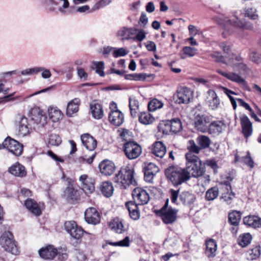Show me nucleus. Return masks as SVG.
Masks as SVG:
<instances>
[{"instance_id": "28", "label": "nucleus", "mask_w": 261, "mask_h": 261, "mask_svg": "<svg viewBox=\"0 0 261 261\" xmlns=\"http://www.w3.org/2000/svg\"><path fill=\"white\" fill-rule=\"evenodd\" d=\"M90 110L93 117L95 119H100L103 116L102 107L97 101L93 100L90 105Z\"/></svg>"}, {"instance_id": "13", "label": "nucleus", "mask_w": 261, "mask_h": 261, "mask_svg": "<svg viewBox=\"0 0 261 261\" xmlns=\"http://www.w3.org/2000/svg\"><path fill=\"white\" fill-rule=\"evenodd\" d=\"M114 106V108L116 110H112L109 113V119L110 122L116 126H120L122 124L124 120V116L122 112L117 109L116 104L112 102L110 105L111 107Z\"/></svg>"}, {"instance_id": "19", "label": "nucleus", "mask_w": 261, "mask_h": 261, "mask_svg": "<svg viewBox=\"0 0 261 261\" xmlns=\"http://www.w3.org/2000/svg\"><path fill=\"white\" fill-rule=\"evenodd\" d=\"M166 147L161 141H156L151 147V152L158 160L162 159L166 153Z\"/></svg>"}, {"instance_id": "12", "label": "nucleus", "mask_w": 261, "mask_h": 261, "mask_svg": "<svg viewBox=\"0 0 261 261\" xmlns=\"http://www.w3.org/2000/svg\"><path fill=\"white\" fill-rule=\"evenodd\" d=\"M132 196L134 199L133 202H135L138 205L146 204L150 199L149 194L141 188H135L133 191Z\"/></svg>"}, {"instance_id": "35", "label": "nucleus", "mask_w": 261, "mask_h": 261, "mask_svg": "<svg viewBox=\"0 0 261 261\" xmlns=\"http://www.w3.org/2000/svg\"><path fill=\"white\" fill-rule=\"evenodd\" d=\"M110 227L118 233H122L125 229L122 220L119 218H115L109 223Z\"/></svg>"}, {"instance_id": "51", "label": "nucleus", "mask_w": 261, "mask_h": 261, "mask_svg": "<svg viewBox=\"0 0 261 261\" xmlns=\"http://www.w3.org/2000/svg\"><path fill=\"white\" fill-rule=\"evenodd\" d=\"M182 54L180 57L181 59H185L187 57H193L195 54V50L193 47L185 46L182 49Z\"/></svg>"}, {"instance_id": "10", "label": "nucleus", "mask_w": 261, "mask_h": 261, "mask_svg": "<svg viewBox=\"0 0 261 261\" xmlns=\"http://www.w3.org/2000/svg\"><path fill=\"white\" fill-rule=\"evenodd\" d=\"M65 230L70 236L76 240L82 238L84 233H87L81 227L78 226L74 221H67L64 224Z\"/></svg>"}, {"instance_id": "37", "label": "nucleus", "mask_w": 261, "mask_h": 261, "mask_svg": "<svg viewBox=\"0 0 261 261\" xmlns=\"http://www.w3.org/2000/svg\"><path fill=\"white\" fill-rule=\"evenodd\" d=\"M138 116L139 121L145 125L151 124L154 121V118L148 111L140 112Z\"/></svg>"}, {"instance_id": "61", "label": "nucleus", "mask_w": 261, "mask_h": 261, "mask_svg": "<svg viewBox=\"0 0 261 261\" xmlns=\"http://www.w3.org/2000/svg\"><path fill=\"white\" fill-rule=\"evenodd\" d=\"M127 54V52L123 48H116L112 53L114 58H118L119 57H123Z\"/></svg>"}, {"instance_id": "39", "label": "nucleus", "mask_w": 261, "mask_h": 261, "mask_svg": "<svg viewBox=\"0 0 261 261\" xmlns=\"http://www.w3.org/2000/svg\"><path fill=\"white\" fill-rule=\"evenodd\" d=\"M48 116L53 122H56L62 118L63 114L57 107H50L48 109Z\"/></svg>"}, {"instance_id": "52", "label": "nucleus", "mask_w": 261, "mask_h": 261, "mask_svg": "<svg viewBox=\"0 0 261 261\" xmlns=\"http://www.w3.org/2000/svg\"><path fill=\"white\" fill-rule=\"evenodd\" d=\"M211 57L214 59L215 62H222L227 65H228L229 60H227L224 56L221 55L219 52H214L211 55Z\"/></svg>"}, {"instance_id": "45", "label": "nucleus", "mask_w": 261, "mask_h": 261, "mask_svg": "<svg viewBox=\"0 0 261 261\" xmlns=\"http://www.w3.org/2000/svg\"><path fill=\"white\" fill-rule=\"evenodd\" d=\"M241 218V214L240 212L234 211L228 215V221L229 223L234 226H238Z\"/></svg>"}, {"instance_id": "2", "label": "nucleus", "mask_w": 261, "mask_h": 261, "mask_svg": "<svg viewBox=\"0 0 261 261\" xmlns=\"http://www.w3.org/2000/svg\"><path fill=\"white\" fill-rule=\"evenodd\" d=\"M134 173L133 169L129 167L122 168L113 178V181L116 184V186L121 189H126L130 185L136 184Z\"/></svg>"}, {"instance_id": "17", "label": "nucleus", "mask_w": 261, "mask_h": 261, "mask_svg": "<svg viewBox=\"0 0 261 261\" xmlns=\"http://www.w3.org/2000/svg\"><path fill=\"white\" fill-rule=\"evenodd\" d=\"M40 256L45 260L53 259L58 254V249L52 245L42 247L39 250Z\"/></svg>"}, {"instance_id": "60", "label": "nucleus", "mask_w": 261, "mask_h": 261, "mask_svg": "<svg viewBox=\"0 0 261 261\" xmlns=\"http://www.w3.org/2000/svg\"><path fill=\"white\" fill-rule=\"evenodd\" d=\"M42 70L41 68L36 67L22 70L21 73L22 75L33 74L40 72V70Z\"/></svg>"}, {"instance_id": "23", "label": "nucleus", "mask_w": 261, "mask_h": 261, "mask_svg": "<svg viewBox=\"0 0 261 261\" xmlns=\"http://www.w3.org/2000/svg\"><path fill=\"white\" fill-rule=\"evenodd\" d=\"M206 102L210 108L215 110L217 109L220 105V99L217 94L213 90H209L207 92Z\"/></svg>"}, {"instance_id": "63", "label": "nucleus", "mask_w": 261, "mask_h": 261, "mask_svg": "<svg viewBox=\"0 0 261 261\" xmlns=\"http://www.w3.org/2000/svg\"><path fill=\"white\" fill-rule=\"evenodd\" d=\"M144 169L148 171L149 172H152V173L155 174H156L159 171L158 167L152 163L148 164Z\"/></svg>"}, {"instance_id": "31", "label": "nucleus", "mask_w": 261, "mask_h": 261, "mask_svg": "<svg viewBox=\"0 0 261 261\" xmlns=\"http://www.w3.org/2000/svg\"><path fill=\"white\" fill-rule=\"evenodd\" d=\"M221 185L225 186V189L227 191L226 193L222 194V199L227 204H229L231 203L232 200L234 197L235 194L231 191V187L228 181H224Z\"/></svg>"}, {"instance_id": "27", "label": "nucleus", "mask_w": 261, "mask_h": 261, "mask_svg": "<svg viewBox=\"0 0 261 261\" xmlns=\"http://www.w3.org/2000/svg\"><path fill=\"white\" fill-rule=\"evenodd\" d=\"M244 224L253 228H261V218L255 215H249L243 218Z\"/></svg>"}, {"instance_id": "18", "label": "nucleus", "mask_w": 261, "mask_h": 261, "mask_svg": "<svg viewBox=\"0 0 261 261\" xmlns=\"http://www.w3.org/2000/svg\"><path fill=\"white\" fill-rule=\"evenodd\" d=\"M80 180L82 182V189L86 194H91L95 191L94 179L84 174L80 176Z\"/></svg>"}, {"instance_id": "8", "label": "nucleus", "mask_w": 261, "mask_h": 261, "mask_svg": "<svg viewBox=\"0 0 261 261\" xmlns=\"http://www.w3.org/2000/svg\"><path fill=\"white\" fill-rule=\"evenodd\" d=\"M194 92L186 87L178 88L174 96L175 102L178 104H188L193 99Z\"/></svg>"}, {"instance_id": "29", "label": "nucleus", "mask_w": 261, "mask_h": 261, "mask_svg": "<svg viewBox=\"0 0 261 261\" xmlns=\"http://www.w3.org/2000/svg\"><path fill=\"white\" fill-rule=\"evenodd\" d=\"M26 208L36 216L41 214V210L38 204L32 199H27L24 202Z\"/></svg>"}, {"instance_id": "64", "label": "nucleus", "mask_w": 261, "mask_h": 261, "mask_svg": "<svg viewBox=\"0 0 261 261\" xmlns=\"http://www.w3.org/2000/svg\"><path fill=\"white\" fill-rule=\"evenodd\" d=\"M156 174L144 169V179L148 182H152L154 176Z\"/></svg>"}, {"instance_id": "43", "label": "nucleus", "mask_w": 261, "mask_h": 261, "mask_svg": "<svg viewBox=\"0 0 261 261\" xmlns=\"http://www.w3.org/2000/svg\"><path fill=\"white\" fill-rule=\"evenodd\" d=\"M211 141L210 138L207 136L201 135L198 137V143L200 145V148L197 146V154L199 152L200 149H205L208 148Z\"/></svg>"}, {"instance_id": "42", "label": "nucleus", "mask_w": 261, "mask_h": 261, "mask_svg": "<svg viewBox=\"0 0 261 261\" xmlns=\"http://www.w3.org/2000/svg\"><path fill=\"white\" fill-rule=\"evenodd\" d=\"M170 129L172 133L176 134L182 129V126L180 120L179 118H175L169 120Z\"/></svg>"}, {"instance_id": "46", "label": "nucleus", "mask_w": 261, "mask_h": 261, "mask_svg": "<svg viewBox=\"0 0 261 261\" xmlns=\"http://www.w3.org/2000/svg\"><path fill=\"white\" fill-rule=\"evenodd\" d=\"M170 127L169 120L162 121L158 125V131L164 135H169L172 133Z\"/></svg>"}, {"instance_id": "15", "label": "nucleus", "mask_w": 261, "mask_h": 261, "mask_svg": "<svg viewBox=\"0 0 261 261\" xmlns=\"http://www.w3.org/2000/svg\"><path fill=\"white\" fill-rule=\"evenodd\" d=\"M210 121V117L207 115L204 114L197 115V130L202 133L207 132Z\"/></svg>"}, {"instance_id": "49", "label": "nucleus", "mask_w": 261, "mask_h": 261, "mask_svg": "<svg viewBox=\"0 0 261 261\" xmlns=\"http://www.w3.org/2000/svg\"><path fill=\"white\" fill-rule=\"evenodd\" d=\"M163 106V103L162 101L156 98L152 99L148 104V109L149 111H155L157 109H161Z\"/></svg>"}, {"instance_id": "34", "label": "nucleus", "mask_w": 261, "mask_h": 261, "mask_svg": "<svg viewBox=\"0 0 261 261\" xmlns=\"http://www.w3.org/2000/svg\"><path fill=\"white\" fill-rule=\"evenodd\" d=\"M205 253L208 257H214L216 255L217 246L216 241L210 239L206 242Z\"/></svg>"}, {"instance_id": "48", "label": "nucleus", "mask_w": 261, "mask_h": 261, "mask_svg": "<svg viewBox=\"0 0 261 261\" xmlns=\"http://www.w3.org/2000/svg\"><path fill=\"white\" fill-rule=\"evenodd\" d=\"M260 254V250L259 246H255L252 249H249L247 252V259L249 260H254L259 256Z\"/></svg>"}, {"instance_id": "22", "label": "nucleus", "mask_w": 261, "mask_h": 261, "mask_svg": "<svg viewBox=\"0 0 261 261\" xmlns=\"http://www.w3.org/2000/svg\"><path fill=\"white\" fill-rule=\"evenodd\" d=\"M226 128V125L223 121L217 120L210 123L207 132L210 134L219 135Z\"/></svg>"}, {"instance_id": "50", "label": "nucleus", "mask_w": 261, "mask_h": 261, "mask_svg": "<svg viewBox=\"0 0 261 261\" xmlns=\"http://www.w3.org/2000/svg\"><path fill=\"white\" fill-rule=\"evenodd\" d=\"M218 188L217 187H213L206 192L205 199L208 201L213 200L218 197Z\"/></svg>"}, {"instance_id": "30", "label": "nucleus", "mask_w": 261, "mask_h": 261, "mask_svg": "<svg viewBox=\"0 0 261 261\" xmlns=\"http://www.w3.org/2000/svg\"><path fill=\"white\" fill-rule=\"evenodd\" d=\"M9 172L15 176L20 177H24L27 175L25 167L18 162L9 168Z\"/></svg>"}, {"instance_id": "9", "label": "nucleus", "mask_w": 261, "mask_h": 261, "mask_svg": "<svg viewBox=\"0 0 261 261\" xmlns=\"http://www.w3.org/2000/svg\"><path fill=\"white\" fill-rule=\"evenodd\" d=\"M217 72L227 79L237 83L242 89L246 91H250V88L246 81L238 73L235 72H226L221 70Z\"/></svg>"}, {"instance_id": "26", "label": "nucleus", "mask_w": 261, "mask_h": 261, "mask_svg": "<svg viewBox=\"0 0 261 261\" xmlns=\"http://www.w3.org/2000/svg\"><path fill=\"white\" fill-rule=\"evenodd\" d=\"M138 205L135 202H133V201H128L125 203V206L128 211L129 216L134 220H138L140 216Z\"/></svg>"}, {"instance_id": "47", "label": "nucleus", "mask_w": 261, "mask_h": 261, "mask_svg": "<svg viewBox=\"0 0 261 261\" xmlns=\"http://www.w3.org/2000/svg\"><path fill=\"white\" fill-rule=\"evenodd\" d=\"M19 133L23 136H25L29 133V128L28 126V119L23 117L21 119L19 125Z\"/></svg>"}, {"instance_id": "36", "label": "nucleus", "mask_w": 261, "mask_h": 261, "mask_svg": "<svg viewBox=\"0 0 261 261\" xmlns=\"http://www.w3.org/2000/svg\"><path fill=\"white\" fill-rule=\"evenodd\" d=\"M70 180L69 178L66 180L68 181V186L64 192V196L68 200L76 199L77 196V191L72 186H70Z\"/></svg>"}, {"instance_id": "7", "label": "nucleus", "mask_w": 261, "mask_h": 261, "mask_svg": "<svg viewBox=\"0 0 261 261\" xmlns=\"http://www.w3.org/2000/svg\"><path fill=\"white\" fill-rule=\"evenodd\" d=\"M125 155L129 160L138 158L142 153L141 146L135 141H127L123 146Z\"/></svg>"}, {"instance_id": "62", "label": "nucleus", "mask_w": 261, "mask_h": 261, "mask_svg": "<svg viewBox=\"0 0 261 261\" xmlns=\"http://www.w3.org/2000/svg\"><path fill=\"white\" fill-rule=\"evenodd\" d=\"M57 255H58V259L60 261H64L66 260L68 257L66 250L62 248H59Z\"/></svg>"}, {"instance_id": "57", "label": "nucleus", "mask_w": 261, "mask_h": 261, "mask_svg": "<svg viewBox=\"0 0 261 261\" xmlns=\"http://www.w3.org/2000/svg\"><path fill=\"white\" fill-rule=\"evenodd\" d=\"M113 0H100L93 6L91 12H93L96 10H98L101 8L105 7V6L110 4Z\"/></svg>"}, {"instance_id": "21", "label": "nucleus", "mask_w": 261, "mask_h": 261, "mask_svg": "<svg viewBox=\"0 0 261 261\" xmlns=\"http://www.w3.org/2000/svg\"><path fill=\"white\" fill-rule=\"evenodd\" d=\"M98 167L100 173L106 176L112 175L115 170L114 163L108 160H105L101 161L99 163Z\"/></svg>"}, {"instance_id": "41", "label": "nucleus", "mask_w": 261, "mask_h": 261, "mask_svg": "<svg viewBox=\"0 0 261 261\" xmlns=\"http://www.w3.org/2000/svg\"><path fill=\"white\" fill-rule=\"evenodd\" d=\"M235 161L236 162H241L251 168L254 167V162L249 151L247 152V154L244 156L240 157L238 154H236Z\"/></svg>"}, {"instance_id": "44", "label": "nucleus", "mask_w": 261, "mask_h": 261, "mask_svg": "<svg viewBox=\"0 0 261 261\" xmlns=\"http://www.w3.org/2000/svg\"><path fill=\"white\" fill-rule=\"evenodd\" d=\"M251 235L249 233H245L239 236L238 242L240 246L245 247L251 243Z\"/></svg>"}, {"instance_id": "38", "label": "nucleus", "mask_w": 261, "mask_h": 261, "mask_svg": "<svg viewBox=\"0 0 261 261\" xmlns=\"http://www.w3.org/2000/svg\"><path fill=\"white\" fill-rule=\"evenodd\" d=\"M139 102L135 98H129V108L130 115L133 118L136 117L138 115Z\"/></svg>"}, {"instance_id": "24", "label": "nucleus", "mask_w": 261, "mask_h": 261, "mask_svg": "<svg viewBox=\"0 0 261 261\" xmlns=\"http://www.w3.org/2000/svg\"><path fill=\"white\" fill-rule=\"evenodd\" d=\"M83 145L87 150L93 151L97 146L96 140L89 134H85L81 136Z\"/></svg>"}, {"instance_id": "40", "label": "nucleus", "mask_w": 261, "mask_h": 261, "mask_svg": "<svg viewBox=\"0 0 261 261\" xmlns=\"http://www.w3.org/2000/svg\"><path fill=\"white\" fill-rule=\"evenodd\" d=\"M220 47L223 49L224 53L226 54L224 57L227 60H232L235 58V56L237 55L231 53L230 43L224 42L220 44Z\"/></svg>"}, {"instance_id": "33", "label": "nucleus", "mask_w": 261, "mask_h": 261, "mask_svg": "<svg viewBox=\"0 0 261 261\" xmlns=\"http://www.w3.org/2000/svg\"><path fill=\"white\" fill-rule=\"evenodd\" d=\"M101 193L106 197H111L114 191L113 186L112 182L104 181L102 182L99 187Z\"/></svg>"}, {"instance_id": "54", "label": "nucleus", "mask_w": 261, "mask_h": 261, "mask_svg": "<svg viewBox=\"0 0 261 261\" xmlns=\"http://www.w3.org/2000/svg\"><path fill=\"white\" fill-rule=\"evenodd\" d=\"M245 16L249 17L250 19L255 20L258 17L257 14V10L254 8H248L245 10Z\"/></svg>"}, {"instance_id": "16", "label": "nucleus", "mask_w": 261, "mask_h": 261, "mask_svg": "<svg viewBox=\"0 0 261 261\" xmlns=\"http://www.w3.org/2000/svg\"><path fill=\"white\" fill-rule=\"evenodd\" d=\"M30 117L34 123L44 125L46 123V117L43 114V111L39 107H35L30 112Z\"/></svg>"}, {"instance_id": "55", "label": "nucleus", "mask_w": 261, "mask_h": 261, "mask_svg": "<svg viewBox=\"0 0 261 261\" xmlns=\"http://www.w3.org/2000/svg\"><path fill=\"white\" fill-rule=\"evenodd\" d=\"M93 65L95 67V72L98 74L100 76H103L105 73L103 69L105 68L104 62L102 61L100 62H93Z\"/></svg>"}, {"instance_id": "32", "label": "nucleus", "mask_w": 261, "mask_h": 261, "mask_svg": "<svg viewBox=\"0 0 261 261\" xmlns=\"http://www.w3.org/2000/svg\"><path fill=\"white\" fill-rule=\"evenodd\" d=\"M80 102V99L75 98L68 103L66 109V114L68 116L72 117L74 113L77 112Z\"/></svg>"}, {"instance_id": "25", "label": "nucleus", "mask_w": 261, "mask_h": 261, "mask_svg": "<svg viewBox=\"0 0 261 261\" xmlns=\"http://www.w3.org/2000/svg\"><path fill=\"white\" fill-rule=\"evenodd\" d=\"M240 119L243 134L246 138H247L252 134V124L246 115H243L241 117Z\"/></svg>"}, {"instance_id": "56", "label": "nucleus", "mask_w": 261, "mask_h": 261, "mask_svg": "<svg viewBox=\"0 0 261 261\" xmlns=\"http://www.w3.org/2000/svg\"><path fill=\"white\" fill-rule=\"evenodd\" d=\"M110 244L114 246L128 247L130 245L129 237H126L123 240L116 242L110 243Z\"/></svg>"}, {"instance_id": "53", "label": "nucleus", "mask_w": 261, "mask_h": 261, "mask_svg": "<svg viewBox=\"0 0 261 261\" xmlns=\"http://www.w3.org/2000/svg\"><path fill=\"white\" fill-rule=\"evenodd\" d=\"M62 142L61 137L55 134H52L49 136L48 143L51 146H58Z\"/></svg>"}, {"instance_id": "20", "label": "nucleus", "mask_w": 261, "mask_h": 261, "mask_svg": "<svg viewBox=\"0 0 261 261\" xmlns=\"http://www.w3.org/2000/svg\"><path fill=\"white\" fill-rule=\"evenodd\" d=\"M228 65L241 73H245L249 70V68L243 62V59L240 55L236 56L235 58L232 60H229Z\"/></svg>"}, {"instance_id": "6", "label": "nucleus", "mask_w": 261, "mask_h": 261, "mask_svg": "<svg viewBox=\"0 0 261 261\" xmlns=\"http://www.w3.org/2000/svg\"><path fill=\"white\" fill-rule=\"evenodd\" d=\"M169 199H167L164 205L160 210L159 213L162 218L163 222L166 224H172L177 218L178 210L170 207L168 208Z\"/></svg>"}, {"instance_id": "14", "label": "nucleus", "mask_w": 261, "mask_h": 261, "mask_svg": "<svg viewBox=\"0 0 261 261\" xmlns=\"http://www.w3.org/2000/svg\"><path fill=\"white\" fill-rule=\"evenodd\" d=\"M100 213L94 207H89L85 212V221L88 223L96 225L100 221Z\"/></svg>"}, {"instance_id": "58", "label": "nucleus", "mask_w": 261, "mask_h": 261, "mask_svg": "<svg viewBox=\"0 0 261 261\" xmlns=\"http://www.w3.org/2000/svg\"><path fill=\"white\" fill-rule=\"evenodd\" d=\"M250 59L255 63L259 64L261 63V54L253 50L250 53Z\"/></svg>"}, {"instance_id": "59", "label": "nucleus", "mask_w": 261, "mask_h": 261, "mask_svg": "<svg viewBox=\"0 0 261 261\" xmlns=\"http://www.w3.org/2000/svg\"><path fill=\"white\" fill-rule=\"evenodd\" d=\"M117 36L121 37L122 40L130 39V36L128 34V28L126 27H123L120 29L117 33Z\"/></svg>"}, {"instance_id": "1", "label": "nucleus", "mask_w": 261, "mask_h": 261, "mask_svg": "<svg viewBox=\"0 0 261 261\" xmlns=\"http://www.w3.org/2000/svg\"><path fill=\"white\" fill-rule=\"evenodd\" d=\"M165 174L167 179L175 187L181 185L193 177L185 168L178 165L169 166L165 170Z\"/></svg>"}, {"instance_id": "4", "label": "nucleus", "mask_w": 261, "mask_h": 261, "mask_svg": "<svg viewBox=\"0 0 261 261\" xmlns=\"http://www.w3.org/2000/svg\"><path fill=\"white\" fill-rule=\"evenodd\" d=\"M223 24L224 31L222 33V35L224 38L232 33V27L242 29H250L252 28L250 24L245 20H240L238 17H234L233 19L225 18L223 20Z\"/></svg>"}, {"instance_id": "11", "label": "nucleus", "mask_w": 261, "mask_h": 261, "mask_svg": "<svg viewBox=\"0 0 261 261\" xmlns=\"http://www.w3.org/2000/svg\"><path fill=\"white\" fill-rule=\"evenodd\" d=\"M3 146L4 148L7 149L16 156H20L22 153V145L10 137H8L5 139L3 142Z\"/></svg>"}, {"instance_id": "3", "label": "nucleus", "mask_w": 261, "mask_h": 261, "mask_svg": "<svg viewBox=\"0 0 261 261\" xmlns=\"http://www.w3.org/2000/svg\"><path fill=\"white\" fill-rule=\"evenodd\" d=\"M188 152L185 154L186 166L184 167L188 171L196 177V144L193 140L188 141Z\"/></svg>"}, {"instance_id": "5", "label": "nucleus", "mask_w": 261, "mask_h": 261, "mask_svg": "<svg viewBox=\"0 0 261 261\" xmlns=\"http://www.w3.org/2000/svg\"><path fill=\"white\" fill-rule=\"evenodd\" d=\"M0 245L5 251L12 254L18 255L19 253L13 235L10 231H6L2 234L0 238Z\"/></svg>"}]
</instances>
